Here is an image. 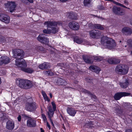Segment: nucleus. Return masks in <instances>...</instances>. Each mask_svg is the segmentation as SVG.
Masks as SVG:
<instances>
[{
	"label": "nucleus",
	"mask_w": 132,
	"mask_h": 132,
	"mask_svg": "<svg viewBox=\"0 0 132 132\" xmlns=\"http://www.w3.org/2000/svg\"><path fill=\"white\" fill-rule=\"evenodd\" d=\"M74 41L77 43L80 44L83 42V40L82 39L79 38L77 36H76L74 38Z\"/></svg>",
	"instance_id": "obj_27"
},
{
	"label": "nucleus",
	"mask_w": 132,
	"mask_h": 132,
	"mask_svg": "<svg viewBox=\"0 0 132 132\" xmlns=\"http://www.w3.org/2000/svg\"><path fill=\"white\" fill-rule=\"evenodd\" d=\"M122 32L125 34L130 35L132 33V30L128 27H124L122 29Z\"/></svg>",
	"instance_id": "obj_21"
},
{
	"label": "nucleus",
	"mask_w": 132,
	"mask_h": 132,
	"mask_svg": "<svg viewBox=\"0 0 132 132\" xmlns=\"http://www.w3.org/2000/svg\"><path fill=\"white\" fill-rule=\"evenodd\" d=\"M60 2H64L67 1L68 0H59Z\"/></svg>",
	"instance_id": "obj_51"
},
{
	"label": "nucleus",
	"mask_w": 132,
	"mask_h": 132,
	"mask_svg": "<svg viewBox=\"0 0 132 132\" xmlns=\"http://www.w3.org/2000/svg\"><path fill=\"white\" fill-rule=\"evenodd\" d=\"M6 7L7 8H9L10 11L12 12L15 10V8L16 6L15 3L13 2H8L6 4H5Z\"/></svg>",
	"instance_id": "obj_11"
},
{
	"label": "nucleus",
	"mask_w": 132,
	"mask_h": 132,
	"mask_svg": "<svg viewBox=\"0 0 132 132\" xmlns=\"http://www.w3.org/2000/svg\"><path fill=\"white\" fill-rule=\"evenodd\" d=\"M119 84L121 88H126L128 87L129 85V82H128V79H126L125 80V82L123 83L120 82Z\"/></svg>",
	"instance_id": "obj_25"
},
{
	"label": "nucleus",
	"mask_w": 132,
	"mask_h": 132,
	"mask_svg": "<svg viewBox=\"0 0 132 132\" xmlns=\"http://www.w3.org/2000/svg\"><path fill=\"white\" fill-rule=\"evenodd\" d=\"M127 42L129 46L132 47V40L129 39L128 40Z\"/></svg>",
	"instance_id": "obj_38"
},
{
	"label": "nucleus",
	"mask_w": 132,
	"mask_h": 132,
	"mask_svg": "<svg viewBox=\"0 0 132 132\" xmlns=\"http://www.w3.org/2000/svg\"><path fill=\"white\" fill-rule=\"evenodd\" d=\"M131 55H132V51H131Z\"/></svg>",
	"instance_id": "obj_59"
},
{
	"label": "nucleus",
	"mask_w": 132,
	"mask_h": 132,
	"mask_svg": "<svg viewBox=\"0 0 132 132\" xmlns=\"http://www.w3.org/2000/svg\"><path fill=\"white\" fill-rule=\"evenodd\" d=\"M101 32L98 30H92L89 32L90 36L93 38H98L101 35Z\"/></svg>",
	"instance_id": "obj_7"
},
{
	"label": "nucleus",
	"mask_w": 132,
	"mask_h": 132,
	"mask_svg": "<svg viewBox=\"0 0 132 132\" xmlns=\"http://www.w3.org/2000/svg\"><path fill=\"white\" fill-rule=\"evenodd\" d=\"M107 132H112L111 131H107Z\"/></svg>",
	"instance_id": "obj_61"
},
{
	"label": "nucleus",
	"mask_w": 132,
	"mask_h": 132,
	"mask_svg": "<svg viewBox=\"0 0 132 132\" xmlns=\"http://www.w3.org/2000/svg\"><path fill=\"white\" fill-rule=\"evenodd\" d=\"M44 98L45 100H46V101L49 102L50 101V99L48 98L47 96H46Z\"/></svg>",
	"instance_id": "obj_44"
},
{
	"label": "nucleus",
	"mask_w": 132,
	"mask_h": 132,
	"mask_svg": "<svg viewBox=\"0 0 132 132\" xmlns=\"http://www.w3.org/2000/svg\"><path fill=\"white\" fill-rule=\"evenodd\" d=\"M73 15L72 13H70L69 15V17L71 19H74L75 18L73 17Z\"/></svg>",
	"instance_id": "obj_40"
},
{
	"label": "nucleus",
	"mask_w": 132,
	"mask_h": 132,
	"mask_svg": "<svg viewBox=\"0 0 132 132\" xmlns=\"http://www.w3.org/2000/svg\"><path fill=\"white\" fill-rule=\"evenodd\" d=\"M18 120L19 121H21V116L19 115L18 117Z\"/></svg>",
	"instance_id": "obj_45"
},
{
	"label": "nucleus",
	"mask_w": 132,
	"mask_h": 132,
	"mask_svg": "<svg viewBox=\"0 0 132 132\" xmlns=\"http://www.w3.org/2000/svg\"><path fill=\"white\" fill-rule=\"evenodd\" d=\"M27 125L29 127H34L36 125L35 121L32 119H28L27 122Z\"/></svg>",
	"instance_id": "obj_14"
},
{
	"label": "nucleus",
	"mask_w": 132,
	"mask_h": 132,
	"mask_svg": "<svg viewBox=\"0 0 132 132\" xmlns=\"http://www.w3.org/2000/svg\"><path fill=\"white\" fill-rule=\"evenodd\" d=\"M124 4L126 5H128V3L127 1H124Z\"/></svg>",
	"instance_id": "obj_50"
},
{
	"label": "nucleus",
	"mask_w": 132,
	"mask_h": 132,
	"mask_svg": "<svg viewBox=\"0 0 132 132\" xmlns=\"http://www.w3.org/2000/svg\"><path fill=\"white\" fill-rule=\"evenodd\" d=\"M57 83L59 85H65L66 83V81L61 78H59L57 79Z\"/></svg>",
	"instance_id": "obj_26"
},
{
	"label": "nucleus",
	"mask_w": 132,
	"mask_h": 132,
	"mask_svg": "<svg viewBox=\"0 0 132 132\" xmlns=\"http://www.w3.org/2000/svg\"><path fill=\"white\" fill-rule=\"evenodd\" d=\"M101 44L106 48L110 49L113 48L116 46L115 41L112 39L104 36L102 38L101 40Z\"/></svg>",
	"instance_id": "obj_3"
},
{
	"label": "nucleus",
	"mask_w": 132,
	"mask_h": 132,
	"mask_svg": "<svg viewBox=\"0 0 132 132\" xmlns=\"http://www.w3.org/2000/svg\"><path fill=\"white\" fill-rule=\"evenodd\" d=\"M46 122L47 126L48 127L49 129H51V127L50 126V124H49L48 122L47 121H46Z\"/></svg>",
	"instance_id": "obj_43"
},
{
	"label": "nucleus",
	"mask_w": 132,
	"mask_h": 132,
	"mask_svg": "<svg viewBox=\"0 0 132 132\" xmlns=\"http://www.w3.org/2000/svg\"><path fill=\"white\" fill-rule=\"evenodd\" d=\"M56 132H57V131H56Z\"/></svg>",
	"instance_id": "obj_63"
},
{
	"label": "nucleus",
	"mask_w": 132,
	"mask_h": 132,
	"mask_svg": "<svg viewBox=\"0 0 132 132\" xmlns=\"http://www.w3.org/2000/svg\"><path fill=\"white\" fill-rule=\"evenodd\" d=\"M14 127V123L13 121L10 120L8 121L6 123V128L9 130L13 129Z\"/></svg>",
	"instance_id": "obj_20"
},
{
	"label": "nucleus",
	"mask_w": 132,
	"mask_h": 132,
	"mask_svg": "<svg viewBox=\"0 0 132 132\" xmlns=\"http://www.w3.org/2000/svg\"><path fill=\"white\" fill-rule=\"evenodd\" d=\"M94 26L95 27L94 29H99L101 30H103L104 29V27L100 24H94Z\"/></svg>",
	"instance_id": "obj_28"
},
{
	"label": "nucleus",
	"mask_w": 132,
	"mask_h": 132,
	"mask_svg": "<svg viewBox=\"0 0 132 132\" xmlns=\"http://www.w3.org/2000/svg\"><path fill=\"white\" fill-rule=\"evenodd\" d=\"M126 132H132V129H128L126 130Z\"/></svg>",
	"instance_id": "obj_47"
},
{
	"label": "nucleus",
	"mask_w": 132,
	"mask_h": 132,
	"mask_svg": "<svg viewBox=\"0 0 132 132\" xmlns=\"http://www.w3.org/2000/svg\"><path fill=\"white\" fill-rule=\"evenodd\" d=\"M99 9H102V10L104 9L103 7L102 6H101V7L100 8H99Z\"/></svg>",
	"instance_id": "obj_55"
},
{
	"label": "nucleus",
	"mask_w": 132,
	"mask_h": 132,
	"mask_svg": "<svg viewBox=\"0 0 132 132\" xmlns=\"http://www.w3.org/2000/svg\"><path fill=\"white\" fill-rule=\"evenodd\" d=\"M42 117L43 119V121L45 122H46L47 121V119L45 115L43 114H42Z\"/></svg>",
	"instance_id": "obj_36"
},
{
	"label": "nucleus",
	"mask_w": 132,
	"mask_h": 132,
	"mask_svg": "<svg viewBox=\"0 0 132 132\" xmlns=\"http://www.w3.org/2000/svg\"><path fill=\"white\" fill-rule=\"evenodd\" d=\"M68 25L70 28L74 30H78L79 29V24L75 21L70 22L69 23Z\"/></svg>",
	"instance_id": "obj_13"
},
{
	"label": "nucleus",
	"mask_w": 132,
	"mask_h": 132,
	"mask_svg": "<svg viewBox=\"0 0 132 132\" xmlns=\"http://www.w3.org/2000/svg\"><path fill=\"white\" fill-rule=\"evenodd\" d=\"M50 64L49 63L46 62H44L39 66V68L42 70L47 69L50 68Z\"/></svg>",
	"instance_id": "obj_18"
},
{
	"label": "nucleus",
	"mask_w": 132,
	"mask_h": 132,
	"mask_svg": "<svg viewBox=\"0 0 132 132\" xmlns=\"http://www.w3.org/2000/svg\"><path fill=\"white\" fill-rule=\"evenodd\" d=\"M1 55H0V65H1Z\"/></svg>",
	"instance_id": "obj_56"
},
{
	"label": "nucleus",
	"mask_w": 132,
	"mask_h": 132,
	"mask_svg": "<svg viewBox=\"0 0 132 132\" xmlns=\"http://www.w3.org/2000/svg\"><path fill=\"white\" fill-rule=\"evenodd\" d=\"M49 95H50V97L51 98H52V94L51 93H50V94H49Z\"/></svg>",
	"instance_id": "obj_54"
},
{
	"label": "nucleus",
	"mask_w": 132,
	"mask_h": 132,
	"mask_svg": "<svg viewBox=\"0 0 132 132\" xmlns=\"http://www.w3.org/2000/svg\"><path fill=\"white\" fill-rule=\"evenodd\" d=\"M114 64H118L120 62V60L118 59L114 58Z\"/></svg>",
	"instance_id": "obj_34"
},
{
	"label": "nucleus",
	"mask_w": 132,
	"mask_h": 132,
	"mask_svg": "<svg viewBox=\"0 0 132 132\" xmlns=\"http://www.w3.org/2000/svg\"><path fill=\"white\" fill-rule=\"evenodd\" d=\"M92 123V122H89V123L90 124H91V123Z\"/></svg>",
	"instance_id": "obj_60"
},
{
	"label": "nucleus",
	"mask_w": 132,
	"mask_h": 132,
	"mask_svg": "<svg viewBox=\"0 0 132 132\" xmlns=\"http://www.w3.org/2000/svg\"><path fill=\"white\" fill-rule=\"evenodd\" d=\"M114 57H111L109 59L108 61V62L110 64H114Z\"/></svg>",
	"instance_id": "obj_32"
},
{
	"label": "nucleus",
	"mask_w": 132,
	"mask_h": 132,
	"mask_svg": "<svg viewBox=\"0 0 132 132\" xmlns=\"http://www.w3.org/2000/svg\"><path fill=\"white\" fill-rule=\"evenodd\" d=\"M51 104L53 107V110L55 111L56 109V106L55 103L53 102L51 103Z\"/></svg>",
	"instance_id": "obj_39"
},
{
	"label": "nucleus",
	"mask_w": 132,
	"mask_h": 132,
	"mask_svg": "<svg viewBox=\"0 0 132 132\" xmlns=\"http://www.w3.org/2000/svg\"><path fill=\"white\" fill-rule=\"evenodd\" d=\"M47 109L48 110V111L47 112L48 117L49 119L51 124L53 126H54V123L51 119V118L53 117V116L54 111L53 110L52 107L51 106H48L47 107Z\"/></svg>",
	"instance_id": "obj_9"
},
{
	"label": "nucleus",
	"mask_w": 132,
	"mask_h": 132,
	"mask_svg": "<svg viewBox=\"0 0 132 132\" xmlns=\"http://www.w3.org/2000/svg\"><path fill=\"white\" fill-rule=\"evenodd\" d=\"M92 0H84V3L85 6H87L88 4H90Z\"/></svg>",
	"instance_id": "obj_31"
},
{
	"label": "nucleus",
	"mask_w": 132,
	"mask_h": 132,
	"mask_svg": "<svg viewBox=\"0 0 132 132\" xmlns=\"http://www.w3.org/2000/svg\"><path fill=\"white\" fill-rule=\"evenodd\" d=\"M36 108V104L34 102L27 103L26 107V110L27 111L30 112L34 111Z\"/></svg>",
	"instance_id": "obj_8"
},
{
	"label": "nucleus",
	"mask_w": 132,
	"mask_h": 132,
	"mask_svg": "<svg viewBox=\"0 0 132 132\" xmlns=\"http://www.w3.org/2000/svg\"><path fill=\"white\" fill-rule=\"evenodd\" d=\"M89 68L91 70H93L97 73H99L101 70L100 68L95 66H90L89 67Z\"/></svg>",
	"instance_id": "obj_24"
},
{
	"label": "nucleus",
	"mask_w": 132,
	"mask_h": 132,
	"mask_svg": "<svg viewBox=\"0 0 132 132\" xmlns=\"http://www.w3.org/2000/svg\"><path fill=\"white\" fill-rule=\"evenodd\" d=\"M67 113L69 115L74 116L76 113V110L71 108L68 107L67 109Z\"/></svg>",
	"instance_id": "obj_16"
},
{
	"label": "nucleus",
	"mask_w": 132,
	"mask_h": 132,
	"mask_svg": "<svg viewBox=\"0 0 132 132\" xmlns=\"http://www.w3.org/2000/svg\"><path fill=\"white\" fill-rule=\"evenodd\" d=\"M62 25L61 23H58L55 21H45L44 23V25H47V29H45L43 31L44 33L49 34L51 33L55 34L58 32V29L56 28L57 24Z\"/></svg>",
	"instance_id": "obj_1"
},
{
	"label": "nucleus",
	"mask_w": 132,
	"mask_h": 132,
	"mask_svg": "<svg viewBox=\"0 0 132 132\" xmlns=\"http://www.w3.org/2000/svg\"><path fill=\"white\" fill-rule=\"evenodd\" d=\"M24 87L23 88L28 89L31 88L33 86V84L31 81L28 80H25Z\"/></svg>",
	"instance_id": "obj_19"
},
{
	"label": "nucleus",
	"mask_w": 132,
	"mask_h": 132,
	"mask_svg": "<svg viewBox=\"0 0 132 132\" xmlns=\"http://www.w3.org/2000/svg\"><path fill=\"white\" fill-rule=\"evenodd\" d=\"M0 20L6 23H8L10 21V18L5 14H0Z\"/></svg>",
	"instance_id": "obj_12"
},
{
	"label": "nucleus",
	"mask_w": 132,
	"mask_h": 132,
	"mask_svg": "<svg viewBox=\"0 0 132 132\" xmlns=\"http://www.w3.org/2000/svg\"><path fill=\"white\" fill-rule=\"evenodd\" d=\"M89 95L92 98L95 99L96 98V97L95 95L93 94H91L90 93L89 94Z\"/></svg>",
	"instance_id": "obj_41"
},
{
	"label": "nucleus",
	"mask_w": 132,
	"mask_h": 132,
	"mask_svg": "<svg viewBox=\"0 0 132 132\" xmlns=\"http://www.w3.org/2000/svg\"><path fill=\"white\" fill-rule=\"evenodd\" d=\"M129 70L128 66L126 65H119L116 67L115 71L118 73H122L123 75L127 73Z\"/></svg>",
	"instance_id": "obj_4"
},
{
	"label": "nucleus",
	"mask_w": 132,
	"mask_h": 132,
	"mask_svg": "<svg viewBox=\"0 0 132 132\" xmlns=\"http://www.w3.org/2000/svg\"><path fill=\"white\" fill-rule=\"evenodd\" d=\"M114 3L117 5L122 6L124 8H126L128 9H129V8H128V7H127L126 6H125L123 5L122 4H121L120 3H118V2H115V1H114Z\"/></svg>",
	"instance_id": "obj_33"
},
{
	"label": "nucleus",
	"mask_w": 132,
	"mask_h": 132,
	"mask_svg": "<svg viewBox=\"0 0 132 132\" xmlns=\"http://www.w3.org/2000/svg\"><path fill=\"white\" fill-rule=\"evenodd\" d=\"M125 47H126V46L125 45Z\"/></svg>",
	"instance_id": "obj_62"
},
{
	"label": "nucleus",
	"mask_w": 132,
	"mask_h": 132,
	"mask_svg": "<svg viewBox=\"0 0 132 132\" xmlns=\"http://www.w3.org/2000/svg\"><path fill=\"white\" fill-rule=\"evenodd\" d=\"M25 53L22 50L19 49L15 50L13 52V56L16 59L15 64L18 67L22 63L23 59L24 57Z\"/></svg>",
	"instance_id": "obj_2"
},
{
	"label": "nucleus",
	"mask_w": 132,
	"mask_h": 132,
	"mask_svg": "<svg viewBox=\"0 0 132 132\" xmlns=\"http://www.w3.org/2000/svg\"><path fill=\"white\" fill-rule=\"evenodd\" d=\"M130 94V93L126 92H118L115 94L114 98L115 100H119L122 97L129 96Z\"/></svg>",
	"instance_id": "obj_6"
},
{
	"label": "nucleus",
	"mask_w": 132,
	"mask_h": 132,
	"mask_svg": "<svg viewBox=\"0 0 132 132\" xmlns=\"http://www.w3.org/2000/svg\"><path fill=\"white\" fill-rule=\"evenodd\" d=\"M37 39L38 41L45 44H47L49 42V39L44 34L40 35Z\"/></svg>",
	"instance_id": "obj_10"
},
{
	"label": "nucleus",
	"mask_w": 132,
	"mask_h": 132,
	"mask_svg": "<svg viewBox=\"0 0 132 132\" xmlns=\"http://www.w3.org/2000/svg\"><path fill=\"white\" fill-rule=\"evenodd\" d=\"M22 2L25 3V4H27V3L26 2V0H20Z\"/></svg>",
	"instance_id": "obj_49"
},
{
	"label": "nucleus",
	"mask_w": 132,
	"mask_h": 132,
	"mask_svg": "<svg viewBox=\"0 0 132 132\" xmlns=\"http://www.w3.org/2000/svg\"><path fill=\"white\" fill-rule=\"evenodd\" d=\"M80 91H82V92L85 93H87L89 95L90 93V92L89 91L85 89H84L82 88L80 90Z\"/></svg>",
	"instance_id": "obj_35"
},
{
	"label": "nucleus",
	"mask_w": 132,
	"mask_h": 132,
	"mask_svg": "<svg viewBox=\"0 0 132 132\" xmlns=\"http://www.w3.org/2000/svg\"><path fill=\"white\" fill-rule=\"evenodd\" d=\"M44 72L48 76H52L53 75V73L52 72L49 71H44Z\"/></svg>",
	"instance_id": "obj_29"
},
{
	"label": "nucleus",
	"mask_w": 132,
	"mask_h": 132,
	"mask_svg": "<svg viewBox=\"0 0 132 132\" xmlns=\"http://www.w3.org/2000/svg\"><path fill=\"white\" fill-rule=\"evenodd\" d=\"M38 49H39V50H40L41 51H43V48L42 47V46H39L38 47Z\"/></svg>",
	"instance_id": "obj_46"
},
{
	"label": "nucleus",
	"mask_w": 132,
	"mask_h": 132,
	"mask_svg": "<svg viewBox=\"0 0 132 132\" xmlns=\"http://www.w3.org/2000/svg\"><path fill=\"white\" fill-rule=\"evenodd\" d=\"M83 59L85 62L88 63H92L93 61L90 57L87 55L83 56Z\"/></svg>",
	"instance_id": "obj_23"
},
{
	"label": "nucleus",
	"mask_w": 132,
	"mask_h": 132,
	"mask_svg": "<svg viewBox=\"0 0 132 132\" xmlns=\"http://www.w3.org/2000/svg\"><path fill=\"white\" fill-rule=\"evenodd\" d=\"M30 3H33L34 2L33 0H27Z\"/></svg>",
	"instance_id": "obj_48"
},
{
	"label": "nucleus",
	"mask_w": 132,
	"mask_h": 132,
	"mask_svg": "<svg viewBox=\"0 0 132 132\" xmlns=\"http://www.w3.org/2000/svg\"><path fill=\"white\" fill-rule=\"evenodd\" d=\"M130 22L131 25H132V19L130 21Z\"/></svg>",
	"instance_id": "obj_57"
},
{
	"label": "nucleus",
	"mask_w": 132,
	"mask_h": 132,
	"mask_svg": "<svg viewBox=\"0 0 132 132\" xmlns=\"http://www.w3.org/2000/svg\"><path fill=\"white\" fill-rule=\"evenodd\" d=\"M94 59L98 61H100L102 60L103 58L100 56H96L94 57Z\"/></svg>",
	"instance_id": "obj_30"
},
{
	"label": "nucleus",
	"mask_w": 132,
	"mask_h": 132,
	"mask_svg": "<svg viewBox=\"0 0 132 132\" xmlns=\"http://www.w3.org/2000/svg\"><path fill=\"white\" fill-rule=\"evenodd\" d=\"M22 63L18 67L20 68L22 71L30 73L34 71L33 69L30 68H26L27 66V63L25 60H23Z\"/></svg>",
	"instance_id": "obj_5"
},
{
	"label": "nucleus",
	"mask_w": 132,
	"mask_h": 132,
	"mask_svg": "<svg viewBox=\"0 0 132 132\" xmlns=\"http://www.w3.org/2000/svg\"><path fill=\"white\" fill-rule=\"evenodd\" d=\"M94 24H93L92 23H89L88 24L89 27L91 29H94L95 27L94 26Z\"/></svg>",
	"instance_id": "obj_37"
},
{
	"label": "nucleus",
	"mask_w": 132,
	"mask_h": 132,
	"mask_svg": "<svg viewBox=\"0 0 132 132\" xmlns=\"http://www.w3.org/2000/svg\"><path fill=\"white\" fill-rule=\"evenodd\" d=\"M42 93L43 96V98L47 96L46 93L44 91H42Z\"/></svg>",
	"instance_id": "obj_42"
},
{
	"label": "nucleus",
	"mask_w": 132,
	"mask_h": 132,
	"mask_svg": "<svg viewBox=\"0 0 132 132\" xmlns=\"http://www.w3.org/2000/svg\"><path fill=\"white\" fill-rule=\"evenodd\" d=\"M1 65L3 63L5 64H7L9 63L10 61V60L9 57L6 56H1Z\"/></svg>",
	"instance_id": "obj_17"
},
{
	"label": "nucleus",
	"mask_w": 132,
	"mask_h": 132,
	"mask_svg": "<svg viewBox=\"0 0 132 132\" xmlns=\"http://www.w3.org/2000/svg\"><path fill=\"white\" fill-rule=\"evenodd\" d=\"M25 80L22 79H20L19 78H18L16 79V83L17 84H18L20 87L23 88L25 84Z\"/></svg>",
	"instance_id": "obj_22"
},
{
	"label": "nucleus",
	"mask_w": 132,
	"mask_h": 132,
	"mask_svg": "<svg viewBox=\"0 0 132 132\" xmlns=\"http://www.w3.org/2000/svg\"><path fill=\"white\" fill-rule=\"evenodd\" d=\"M119 43H121L122 42L121 40H120V41H119Z\"/></svg>",
	"instance_id": "obj_58"
},
{
	"label": "nucleus",
	"mask_w": 132,
	"mask_h": 132,
	"mask_svg": "<svg viewBox=\"0 0 132 132\" xmlns=\"http://www.w3.org/2000/svg\"><path fill=\"white\" fill-rule=\"evenodd\" d=\"M40 131L41 132H44V131L42 128H41L40 129Z\"/></svg>",
	"instance_id": "obj_52"
},
{
	"label": "nucleus",
	"mask_w": 132,
	"mask_h": 132,
	"mask_svg": "<svg viewBox=\"0 0 132 132\" xmlns=\"http://www.w3.org/2000/svg\"><path fill=\"white\" fill-rule=\"evenodd\" d=\"M2 38L3 39V40H2V42H5V38L4 37H3L2 38Z\"/></svg>",
	"instance_id": "obj_53"
},
{
	"label": "nucleus",
	"mask_w": 132,
	"mask_h": 132,
	"mask_svg": "<svg viewBox=\"0 0 132 132\" xmlns=\"http://www.w3.org/2000/svg\"><path fill=\"white\" fill-rule=\"evenodd\" d=\"M113 12L114 13L119 15H122L123 14V13L121 11L120 8L115 6L113 7Z\"/></svg>",
	"instance_id": "obj_15"
}]
</instances>
